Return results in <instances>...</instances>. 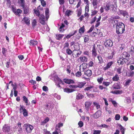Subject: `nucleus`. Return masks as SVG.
<instances>
[{
	"instance_id": "1",
	"label": "nucleus",
	"mask_w": 134,
	"mask_h": 134,
	"mask_svg": "<svg viewBox=\"0 0 134 134\" xmlns=\"http://www.w3.org/2000/svg\"><path fill=\"white\" fill-rule=\"evenodd\" d=\"M117 6L115 3L114 4L110 1H108L104 4V8L105 10L106 11L109 10L115 12L117 11Z\"/></svg>"
},
{
	"instance_id": "2",
	"label": "nucleus",
	"mask_w": 134,
	"mask_h": 134,
	"mask_svg": "<svg viewBox=\"0 0 134 134\" xmlns=\"http://www.w3.org/2000/svg\"><path fill=\"white\" fill-rule=\"evenodd\" d=\"M116 32L117 34H121L125 31V25L121 22L116 23Z\"/></svg>"
},
{
	"instance_id": "3",
	"label": "nucleus",
	"mask_w": 134,
	"mask_h": 134,
	"mask_svg": "<svg viewBox=\"0 0 134 134\" xmlns=\"http://www.w3.org/2000/svg\"><path fill=\"white\" fill-rule=\"evenodd\" d=\"M23 127L27 133H31L33 129V126L29 124H24Z\"/></svg>"
},
{
	"instance_id": "4",
	"label": "nucleus",
	"mask_w": 134,
	"mask_h": 134,
	"mask_svg": "<svg viewBox=\"0 0 134 134\" xmlns=\"http://www.w3.org/2000/svg\"><path fill=\"white\" fill-rule=\"evenodd\" d=\"M20 112V113H23L24 116H27L28 115V113L26 109L24 108L23 105H20L19 109Z\"/></svg>"
},
{
	"instance_id": "5",
	"label": "nucleus",
	"mask_w": 134,
	"mask_h": 134,
	"mask_svg": "<svg viewBox=\"0 0 134 134\" xmlns=\"http://www.w3.org/2000/svg\"><path fill=\"white\" fill-rule=\"evenodd\" d=\"M113 42L110 39L106 40L104 43V45L106 47H111L113 46Z\"/></svg>"
},
{
	"instance_id": "6",
	"label": "nucleus",
	"mask_w": 134,
	"mask_h": 134,
	"mask_svg": "<svg viewBox=\"0 0 134 134\" xmlns=\"http://www.w3.org/2000/svg\"><path fill=\"white\" fill-rule=\"evenodd\" d=\"M74 52L73 53L72 55L73 57L76 58L79 57L81 53V51H78L77 50H74L73 51Z\"/></svg>"
},
{
	"instance_id": "7",
	"label": "nucleus",
	"mask_w": 134,
	"mask_h": 134,
	"mask_svg": "<svg viewBox=\"0 0 134 134\" xmlns=\"http://www.w3.org/2000/svg\"><path fill=\"white\" fill-rule=\"evenodd\" d=\"M79 60L80 63H86L87 62L88 60L87 58L85 56L83 55L81 56L78 59V60Z\"/></svg>"
},
{
	"instance_id": "8",
	"label": "nucleus",
	"mask_w": 134,
	"mask_h": 134,
	"mask_svg": "<svg viewBox=\"0 0 134 134\" xmlns=\"http://www.w3.org/2000/svg\"><path fill=\"white\" fill-rule=\"evenodd\" d=\"M92 89L93 90V92H97L94 90V87L91 85H89V86L86 87L84 88V90L85 91H91Z\"/></svg>"
},
{
	"instance_id": "9",
	"label": "nucleus",
	"mask_w": 134,
	"mask_h": 134,
	"mask_svg": "<svg viewBox=\"0 0 134 134\" xmlns=\"http://www.w3.org/2000/svg\"><path fill=\"white\" fill-rule=\"evenodd\" d=\"M108 55L107 57L109 59H112L113 57L114 54V50H110L108 51Z\"/></svg>"
},
{
	"instance_id": "10",
	"label": "nucleus",
	"mask_w": 134,
	"mask_h": 134,
	"mask_svg": "<svg viewBox=\"0 0 134 134\" xmlns=\"http://www.w3.org/2000/svg\"><path fill=\"white\" fill-rule=\"evenodd\" d=\"M91 3L93 8L94 9L98 8V4L99 3V1L98 0H93Z\"/></svg>"
},
{
	"instance_id": "11",
	"label": "nucleus",
	"mask_w": 134,
	"mask_h": 134,
	"mask_svg": "<svg viewBox=\"0 0 134 134\" xmlns=\"http://www.w3.org/2000/svg\"><path fill=\"white\" fill-rule=\"evenodd\" d=\"M63 81L65 83L68 84L74 83H75L74 81L71 79L65 78L63 79Z\"/></svg>"
},
{
	"instance_id": "12",
	"label": "nucleus",
	"mask_w": 134,
	"mask_h": 134,
	"mask_svg": "<svg viewBox=\"0 0 134 134\" xmlns=\"http://www.w3.org/2000/svg\"><path fill=\"white\" fill-rule=\"evenodd\" d=\"M11 85L13 87V89L12 90L11 93L10 94V96L11 97H12L13 93L14 92L15 96L16 97L17 96V91H16V87L15 86H14L12 83Z\"/></svg>"
},
{
	"instance_id": "13",
	"label": "nucleus",
	"mask_w": 134,
	"mask_h": 134,
	"mask_svg": "<svg viewBox=\"0 0 134 134\" xmlns=\"http://www.w3.org/2000/svg\"><path fill=\"white\" fill-rule=\"evenodd\" d=\"M113 88L114 89L116 90L120 89L121 88V85L120 83H115L113 85Z\"/></svg>"
},
{
	"instance_id": "14",
	"label": "nucleus",
	"mask_w": 134,
	"mask_h": 134,
	"mask_svg": "<svg viewBox=\"0 0 134 134\" xmlns=\"http://www.w3.org/2000/svg\"><path fill=\"white\" fill-rule=\"evenodd\" d=\"M119 15H122L125 17L126 16H127L128 15V12L126 10H119Z\"/></svg>"
},
{
	"instance_id": "15",
	"label": "nucleus",
	"mask_w": 134,
	"mask_h": 134,
	"mask_svg": "<svg viewBox=\"0 0 134 134\" xmlns=\"http://www.w3.org/2000/svg\"><path fill=\"white\" fill-rule=\"evenodd\" d=\"M130 57L129 54L126 52H124L122 54V57L124 59H125L128 60V59H129Z\"/></svg>"
},
{
	"instance_id": "16",
	"label": "nucleus",
	"mask_w": 134,
	"mask_h": 134,
	"mask_svg": "<svg viewBox=\"0 0 134 134\" xmlns=\"http://www.w3.org/2000/svg\"><path fill=\"white\" fill-rule=\"evenodd\" d=\"M92 104V102L89 101H86L85 102V107L86 109L88 110L89 108Z\"/></svg>"
},
{
	"instance_id": "17",
	"label": "nucleus",
	"mask_w": 134,
	"mask_h": 134,
	"mask_svg": "<svg viewBox=\"0 0 134 134\" xmlns=\"http://www.w3.org/2000/svg\"><path fill=\"white\" fill-rule=\"evenodd\" d=\"M92 55L93 57H96L97 55V51L96 48V47L94 46H93L92 51Z\"/></svg>"
},
{
	"instance_id": "18",
	"label": "nucleus",
	"mask_w": 134,
	"mask_h": 134,
	"mask_svg": "<svg viewBox=\"0 0 134 134\" xmlns=\"http://www.w3.org/2000/svg\"><path fill=\"white\" fill-rule=\"evenodd\" d=\"M92 73V71L90 69H88L84 72V74L88 77L91 76Z\"/></svg>"
},
{
	"instance_id": "19",
	"label": "nucleus",
	"mask_w": 134,
	"mask_h": 134,
	"mask_svg": "<svg viewBox=\"0 0 134 134\" xmlns=\"http://www.w3.org/2000/svg\"><path fill=\"white\" fill-rule=\"evenodd\" d=\"M86 84L85 82H79L77 83V87L79 88H82Z\"/></svg>"
},
{
	"instance_id": "20",
	"label": "nucleus",
	"mask_w": 134,
	"mask_h": 134,
	"mask_svg": "<svg viewBox=\"0 0 134 134\" xmlns=\"http://www.w3.org/2000/svg\"><path fill=\"white\" fill-rule=\"evenodd\" d=\"M101 113V112L100 110H98L93 115V116L95 118H97L100 116Z\"/></svg>"
},
{
	"instance_id": "21",
	"label": "nucleus",
	"mask_w": 134,
	"mask_h": 134,
	"mask_svg": "<svg viewBox=\"0 0 134 134\" xmlns=\"http://www.w3.org/2000/svg\"><path fill=\"white\" fill-rule=\"evenodd\" d=\"M113 64V62L111 61L108 63L106 65V66L103 68V69L104 70H106L110 68L111 66Z\"/></svg>"
},
{
	"instance_id": "22",
	"label": "nucleus",
	"mask_w": 134,
	"mask_h": 134,
	"mask_svg": "<svg viewBox=\"0 0 134 134\" xmlns=\"http://www.w3.org/2000/svg\"><path fill=\"white\" fill-rule=\"evenodd\" d=\"M110 93L116 94H120L122 93L123 91L122 90H118L112 91Z\"/></svg>"
},
{
	"instance_id": "23",
	"label": "nucleus",
	"mask_w": 134,
	"mask_h": 134,
	"mask_svg": "<svg viewBox=\"0 0 134 134\" xmlns=\"http://www.w3.org/2000/svg\"><path fill=\"white\" fill-rule=\"evenodd\" d=\"M73 12L72 11L67 9L65 12V15L68 16H69L73 14Z\"/></svg>"
},
{
	"instance_id": "24",
	"label": "nucleus",
	"mask_w": 134,
	"mask_h": 134,
	"mask_svg": "<svg viewBox=\"0 0 134 134\" xmlns=\"http://www.w3.org/2000/svg\"><path fill=\"white\" fill-rule=\"evenodd\" d=\"M77 32V30H75L74 31V32L70 33L66 37V38L67 39H69L72 36L74 35Z\"/></svg>"
},
{
	"instance_id": "25",
	"label": "nucleus",
	"mask_w": 134,
	"mask_h": 134,
	"mask_svg": "<svg viewBox=\"0 0 134 134\" xmlns=\"http://www.w3.org/2000/svg\"><path fill=\"white\" fill-rule=\"evenodd\" d=\"M23 20H24V22L27 25H29L30 24V20L28 17H24L23 18Z\"/></svg>"
},
{
	"instance_id": "26",
	"label": "nucleus",
	"mask_w": 134,
	"mask_h": 134,
	"mask_svg": "<svg viewBox=\"0 0 134 134\" xmlns=\"http://www.w3.org/2000/svg\"><path fill=\"white\" fill-rule=\"evenodd\" d=\"M74 91V89H71L68 88H65L64 89V92L68 93L72 92Z\"/></svg>"
},
{
	"instance_id": "27",
	"label": "nucleus",
	"mask_w": 134,
	"mask_h": 134,
	"mask_svg": "<svg viewBox=\"0 0 134 134\" xmlns=\"http://www.w3.org/2000/svg\"><path fill=\"white\" fill-rule=\"evenodd\" d=\"M18 3L23 8L25 7V0H18Z\"/></svg>"
},
{
	"instance_id": "28",
	"label": "nucleus",
	"mask_w": 134,
	"mask_h": 134,
	"mask_svg": "<svg viewBox=\"0 0 134 134\" xmlns=\"http://www.w3.org/2000/svg\"><path fill=\"white\" fill-rule=\"evenodd\" d=\"M86 67L88 68L92 67L94 65V63L93 61H90L88 63L86 64Z\"/></svg>"
},
{
	"instance_id": "29",
	"label": "nucleus",
	"mask_w": 134,
	"mask_h": 134,
	"mask_svg": "<svg viewBox=\"0 0 134 134\" xmlns=\"http://www.w3.org/2000/svg\"><path fill=\"white\" fill-rule=\"evenodd\" d=\"M34 13L36 14V16L38 17L41 15L40 14V12L38 8L36 9H34Z\"/></svg>"
},
{
	"instance_id": "30",
	"label": "nucleus",
	"mask_w": 134,
	"mask_h": 134,
	"mask_svg": "<svg viewBox=\"0 0 134 134\" xmlns=\"http://www.w3.org/2000/svg\"><path fill=\"white\" fill-rule=\"evenodd\" d=\"M10 127L9 126L5 125L4 126L3 128V130L4 131L8 132L9 131Z\"/></svg>"
},
{
	"instance_id": "31",
	"label": "nucleus",
	"mask_w": 134,
	"mask_h": 134,
	"mask_svg": "<svg viewBox=\"0 0 134 134\" xmlns=\"http://www.w3.org/2000/svg\"><path fill=\"white\" fill-rule=\"evenodd\" d=\"M49 121V118L48 117H46L44 120L42 121L40 123V124L42 125H44Z\"/></svg>"
},
{
	"instance_id": "32",
	"label": "nucleus",
	"mask_w": 134,
	"mask_h": 134,
	"mask_svg": "<svg viewBox=\"0 0 134 134\" xmlns=\"http://www.w3.org/2000/svg\"><path fill=\"white\" fill-rule=\"evenodd\" d=\"M84 97V96L81 93H78L76 96V99L77 100L80 99H82Z\"/></svg>"
},
{
	"instance_id": "33",
	"label": "nucleus",
	"mask_w": 134,
	"mask_h": 134,
	"mask_svg": "<svg viewBox=\"0 0 134 134\" xmlns=\"http://www.w3.org/2000/svg\"><path fill=\"white\" fill-rule=\"evenodd\" d=\"M124 59L122 57V58H119V59L118 60V63L119 64H123L125 62V61H124Z\"/></svg>"
},
{
	"instance_id": "34",
	"label": "nucleus",
	"mask_w": 134,
	"mask_h": 134,
	"mask_svg": "<svg viewBox=\"0 0 134 134\" xmlns=\"http://www.w3.org/2000/svg\"><path fill=\"white\" fill-rule=\"evenodd\" d=\"M37 42L35 40H31L30 41V45L31 46H35L37 44Z\"/></svg>"
},
{
	"instance_id": "35",
	"label": "nucleus",
	"mask_w": 134,
	"mask_h": 134,
	"mask_svg": "<svg viewBox=\"0 0 134 134\" xmlns=\"http://www.w3.org/2000/svg\"><path fill=\"white\" fill-rule=\"evenodd\" d=\"M119 77L117 74H116L112 78V80L114 81H117L119 80Z\"/></svg>"
},
{
	"instance_id": "36",
	"label": "nucleus",
	"mask_w": 134,
	"mask_h": 134,
	"mask_svg": "<svg viewBox=\"0 0 134 134\" xmlns=\"http://www.w3.org/2000/svg\"><path fill=\"white\" fill-rule=\"evenodd\" d=\"M85 31V28L84 26H83L82 27L80 28L79 30V32L81 34L83 33Z\"/></svg>"
},
{
	"instance_id": "37",
	"label": "nucleus",
	"mask_w": 134,
	"mask_h": 134,
	"mask_svg": "<svg viewBox=\"0 0 134 134\" xmlns=\"http://www.w3.org/2000/svg\"><path fill=\"white\" fill-rule=\"evenodd\" d=\"M97 58L99 60V63L101 64L103 62V59L100 56H98Z\"/></svg>"
},
{
	"instance_id": "38",
	"label": "nucleus",
	"mask_w": 134,
	"mask_h": 134,
	"mask_svg": "<svg viewBox=\"0 0 134 134\" xmlns=\"http://www.w3.org/2000/svg\"><path fill=\"white\" fill-rule=\"evenodd\" d=\"M71 68V66L70 65H69L67 66L66 69V71L68 74H70L71 71V70L70 69Z\"/></svg>"
},
{
	"instance_id": "39",
	"label": "nucleus",
	"mask_w": 134,
	"mask_h": 134,
	"mask_svg": "<svg viewBox=\"0 0 134 134\" xmlns=\"http://www.w3.org/2000/svg\"><path fill=\"white\" fill-rule=\"evenodd\" d=\"M84 42L85 43L87 42L89 40V36L88 35H85L84 37Z\"/></svg>"
},
{
	"instance_id": "40",
	"label": "nucleus",
	"mask_w": 134,
	"mask_h": 134,
	"mask_svg": "<svg viewBox=\"0 0 134 134\" xmlns=\"http://www.w3.org/2000/svg\"><path fill=\"white\" fill-rule=\"evenodd\" d=\"M134 4V0H130V2L128 3V6L129 7H133Z\"/></svg>"
},
{
	"instance_id": "41",
	"label": "nucleus",
	"mask_w": 134,
	"mask_h": 134,
	"mask_svg": "<svg viewBox=\"0 0 134 134\" xmlns=\"http://www.w3.org/2000/svg\"><path fill=\"white\" fill-rule=\"evenodd\" d=\"M61 131L60 129L55 128V131L52 133V134H59L60 133Z\"/></svg>"
},
{
	"instance_id": "42",
	"label": "nucleus",
	"mask_w": 134,
	"mask_h": 134,
	"mask_svg": "<svg viewBox=\"0 0 134 134\" xmlns=\"http://www.w3.org/2000/svg\"><path fill=\"white\" fill-rule=\"evenodd\" d=\"M134 75V72L133 71H130L128 73L127 76L129 77H132Z\"/></svg>"
},
{
	"instance_id": "43",
	"label": "nucleus",
	"mask_w": 134,
	"mask_h": 134,
	"mask_svg": "<svg viewBox=\"0 0 134 134\" xmlns=\"http://www.w3.org/2000/svg\"><path fill=\"white\" fill-rule=\"evenodd\" d=\"M64 36L63 34H57L56 35V39L58 40H60Z\"/></svg>"
},
{
	"instance_id": "44",
	"label": "nucleus",
	"mask_w": 134,
	"mask_h": 134,
	"mask_svg": "<svg viewBox=\"0 0 134 134\" xmlns=\"http://www.w3.org/2000/svg\"><path fill=\"white\" fill-rule=\"evenodd\" d=\"M65 25L63 23H62L61 25L60 26L59 30L60 32H63L64 31V30L63 28V27H65Z\"/></svg>"
},
{
	"instance_id": "45",
	"label": "nucleus",
	"mask_w": 134,
	"mask_h": 134,
	"mask_svg": "<svg viewBox=\"0 0 134 134\" xmlns=\"http://www.w3.org/2000/svg\"><path fill=\"white\" fill-rule=\"evenodd\" d=\"M98 12V11L96 10H91V16H92L96 15Z\"/></svg>"
},
{
	"instance_id": "46",
	"label": "nucleus",
	"mask_w": 134,
	"mask_h": 134,
	"mask_svg": "<svg viewBox=\"0 0 134 134\" xmlns=\"http://www.w3.org/2000/svg\"><path fill=\"white\" fill-rule=\"evenodd\" d=\"M63 124L62 123H59L58 124H57L55 128L57 129H60L61 127L63 126Z\"/></svg>"
},
{
	"instance_id": "47",
	"label": "nucleus",
	"mask_w": 134,
	"mask_h": 134,
	"mask_svg": "<svg viewBox=\"0 0 134 134\" xmlns=\"http://www.w3.org/2000/svg\"><path fill=\"white\" fill-rule=\"evenodd\" d=\"M103 78L102 77H98L97 79V81L98 82L99 84L102 83L103 80Z\"/></svg>"
},
{
	"instance_id": "48",
	"label": "nucleus",
	"mask_w": 134,
	"mask_h": 134,
	"mask_svg": "<svg viewBox=\"0 0 134 134\" xmlns=\"http://www.w3.org/2000/svg\"><path fill=\"white\" fill-rule=\"evenodd\" d=\"M66 51V53L69 55H71L72 53V51L69 48L67 49Z\"/></svg>"
},
{
	"instance_id": "49",
	"label": "nucleus",
	"mask_w": 134,
	"mask_h": 134,
	"mask_svg": "<svg viewBox=\"0 0 134 134\" xmlns=\"http://www.w3.org/2000/svg\"><path fill=\"white\" fill-rule=\"evenodd\" d=\"M81 72L80 71H78L75 74V76L77 77H80L81 75Z\"/></svg>"
},
{
	"instance_id": "50",
	"label": "nucleus",
	"mask_w": 134,
	"mask_h": 134,
	"mask_svg": "<svg viewBox=\"0 0 134 134\" xmlns=\"http://www.w3.org/2000/svg\"><path fill=\"white\" fill-rule=\"evenodd\" d=\"M132 81V80L131 79H128L125 82V85L127 86L129 85L130 83Z\"/></svg>"
},
{
	"instance_id": "51",
	"label": "nucleus",
	"mask_w": 134,
	"mask_h": 134,
	"mask_svg": "<svg viewBox=\"0 0 134 134\" xmlns=\"http://www.w3.org/2000/svg\"><path fill=\"white\" fill-rule=\"evenodd\" d=\"M119 126L120 127V130L121 131V133H122V134H124V132H125V129L124 128V127L122 126V125H120Z\"/></svg>"
},
{
	"instance_id": "52",
	"label": "nucleus",
	"mask_w": 134,
	"mask_h": 134,
	"mask_svg": "<svg viewBox=\"0 0 134 134\" xmlns=\"http://www.w3.org/2000/svg\"><path fill=\"white\" fill-rule=\"evenodd\" d=\"M86 5L85 7V12H88L89 11V4H86Z\"/></svg>"
},
{
	"instance_id": "53",
	"label": "nucleus",
	"mask_w": 134,
	"mask_h": 134,
	"mask_svg": "<svg viewBox=\"0 0 134 134\" xmlns=\"http://www.w3.org/2000/svg\"><path fill=\"white\" fill-rule=\"evenodd\" d=\"M12 9L13 12L16 15L17 14V10L16 7L14 6H12Z\"/></svg>"
},
{
	"instance_id": "54",
	"label": "nucleus",
	"mask_w": 134,
	"mask_h": 134,
	"mask_svg": "<svg viewBox=\"0 0 134 134\" xmlns=\"http://www.w3.org/2000/svg\"><path fill=\"white\" fill-rule=\"evenodd\" d=\"M36 23L37 22L36 20L34 19L32 23V25L33 28H34L35 27L36 25Z\"/></svg>"
},
{
	"instance_id": "55",
	"label": "nucleus",
	"mask_w": 134,
	"mask_h": 134,
	"mask_svg": "<svg viewBox=\"0 0 134 134\" xmlns=\"http://www.w3.org/2000/svg\"><path fill=\"white\" fill-rule=\"evenodd\" d=\"M86 94L87 96L89 98H93L94 97V95L93 94L89 93H87Z\"/></svg>"
},
{
	"instance_id": "56",
	"label": "nucleus",
	"mask_w": 134,
	"mask_h": 134,
	"mask_svg": "<svg viewBox=\"0 0 134 134\" xmlns=\"http://www.w3.org/2000/svg\"><path fill=\"white\" fill-rule=\"evenodd\" d=\"M93 104L94 106H96V107L97 109H98L100 108V105L98 104L96 102H94Z\"/></svg>"
},
{
	"instance_id": "57",
	"label": "nucleus",
	"mask_w": 134,
	"mask_h": 134,
	"mask_svg": "<svg viewBox=\"0 0 134 134\" xmlns=\"http://www.w3.org/2000/svg\"><path fill=\"white\" fill-rule=\"evenodd\" d=\"M40 1L41 4L43 7H44L46 6V3L45 1L44 0H42Z\"/></svg>"
},
{
	"instance_id": "58",
	"label": "nucleus",
	"mask_w": 134,
	"mask_h": 134,
	"mask_svg": "<svg viewBox=\"0 0 134 134\" xmlns=\"http://www.w3.org/2000/svg\"><path fill=\"white\" fill-rule=\"evenodd\" d=\"M101 132L100 130H94V131L93 134H100Z\"/></svg>"
},
{
	"instance_id": "59",
	"label": "nucleus",
	"mask_w": 134,
	"mask_h": 134,
	"mask_svg": "<svg viewBox=\"0 0 134 134\" xmlns=\"http://www.w3.org/2000/svg\"><path fill=\"white\" fill-rule=\"evenodd\" d=\"M130 53H131V54L134 53V47L133 46H131L130 48Z\"/></svg>"
},
{
	"instance_id": "60",
	"label": "nucleus",
	"mask_w": 134,
	"mask_h": 134,
	"mask_svg": "<svg viewBox=\"0 0 134 134\" xmlns=\"http://www.w3.org/2000/svg\"><path fill=\"white\" fill-rule=\"evenodd\" d=\"M78 124L80 127H81L83 126V123L82 121H80L79 122Z\"/></svg>"
},
{
	"instance_id": "61",
	"label": "nucleus",
	"mask_w": 134,
	"mask_h": 134,
	"mask_svg": "<svg viewBox=\"0 0 134 134\" xmlns=\"http://www.w3.org/2000/svg\"><path fill=\"white\" fill-rule=\"evenodd\" d=\"M120 118V115L119 114H116V115L115 117V119L116 120H119Z\"/></svg>"
},
{
	"instance_id": "62",
	"label": "nucleus",
	"mask_w": 134,
	"mask_h": 134,
	"mask_svg": "<svg viewBox=\"0 0 134 134\" xmlns=\"http://www.w3.org/2000/svg\"><path fill=\"white\" fill-rule=\"evenodd\" d=\"M110 84V82H108L104 81L103 83V85L106 86H108Z\"/></svg>"
},
{
	"instance_id": "63",
	"label": "nucleus",
	"mask_w": 134,
	"mask_h": 134,
	"mask_svg": "<svg viewBox=\"0 0 134 134\" xmlns=\"http://www.w3.org/2000/svg\"><path fill=\"white\" fill-rule=\"evenodd\" d=\"M45 19H41L39 20L40 23L42 25H44L45 24Z\"/></svg>"
},
{
	"instance_id": "64",
	"label": "nucleus",
	"mask_w": 134,
	"mask_h": 134,
	"mask_svg": "<svg viewBox=\"0 0 134 134\" xmlns=\"http://www.w3.org/2000/svg\"><path fill=\"white\" fill-rule=\"evenodd\" d=\"M130 21L132 23L134 22V16L133 17L132 16H130L129 19Z\"/></svg>"
}]
</instances>
